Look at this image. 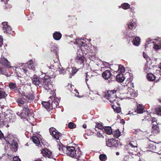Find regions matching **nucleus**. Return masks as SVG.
<instances>
[{"instance_id":"nucleus-1","label":"nucleus","mask_w":161,"mask_h":161,"mask_svg":"<svg viewBox=\"0 0 161 161\" xmlns=\"http://www.w3.org/2000/svg\"><path fill=\"white\" fill-rule=\"evenodd\" d=\"M60 151H62L64 154H67L68 156L72 157L77 158H80L81 155V152L79 148H78L76 151L75 148L73 146H67L65 147L62 144L59 148Z\"/></svg>"},{"instance_id":"nucleus-2","label":"nucleus","mask_w":161,"mask_h":161,"mask_svg":"<svg viewBox=\"0 0 161 161\" xmlns=\"http://www.w3.org/2000/svg\"><path fill=\"white\" fill-rule=\"evenodd\" d=\"M105 96L111 103L116 104L117 102L119 101V98L116 96V91L115 90L108 91L105 94Z\"/></svg>"},{"instance_id":"nucleus-3","label":"nucleus","mask_w":161,"mask_h":161,"mask_svg":"<svg viewBox=\"0 0 161 161\" xmlns=\"http://www.w3.org/2000/svg\"><path fill=\"white\" fill-rule=\"evenodd\" d=\"M51 75L45 76L43 78H42L41 84L40 87L42 86L46 90L50 88L53 83L52 78L50 77Z\"/></svg>"},{"instance_id":"nucleus-4","label":"nucleus","mask_w":161,"mask_h":161,"mask_svg":"<svg viewBox=\"0 0 161 161\" xmlns=\"http://www.w3.org/2000/svg\"><path fill=\"white\" fill-rule=\"evenodd\" d=\"M97 53V50L95 48L90 50L87 49L86 52L85 51L82 52V54H85L87 57L92 61L95 60V56Z\"/></svg>"},{"instance_id":"nucleus-5","label":"nucleus","mask_w":161,"mask_h":161,"mask_svg":"<svg viewBox=\"0 0 161 161\" xmlns=\"http://www.w3.org/2000/svg\"><path fill=\"white\" fill-rule=\"evenodd\" d=\"M19 94H20L22 96V98H23V99L25 100L27 103H31L32 102L35 98V96L33 94V92H29L28 94H25V92L20 93H18Z\"/></svg>"},{"instance_id":"nucleus-6","label":"nucleus","mask_w":161,"mask_h":161,"mask_svg":"<svg viewBox=\"0 0 161 161\" xmlns=\"http://www.w3.org/2000/svg\"><path fill=\"white\" fill-rule=\"evenodd\" d=\"M31 114L28 105L25 104L23 107L22 112L20 113L19 116L22 118L25 119L27 117H30Z\"/></svg>"},{"instance_id":"nucleus-7","label":"nucleus","mask_w":161,"mask_h":161,"mask_svg":"<svg viewBox=\"0 0 161 161\" xmlns=\"http://www.w3.org/2000/svg\"><path fill=\"white\" fill-rule=\"evenodd\" d=\"M157 143L150 141L146 146V147L150 151L154 153H157Z\"/></svg>"},{"instance_id":"nucleus-8","label":"nucleus","mask_w":161,"mask_h":161,"mask_svg":"<svg viewBox=\"0 0 161 161\" xmlns=\"http://www.w3.org/2000/svg\"><path fill=\"white\" fill-rule=\"evenodd\" d=\"M49 98L50 99L51 102V109L57 108L60 101L57 98H55L53 96H50Z\"/></svg>"},{"instance_id":"nucleus-9","label":"nucleus","mask_w":161,"mask_h":161,"mask_svg":"<svg viewBox=\"0 0 161 161\" xmlns=\"http://www.w3.org/2000/svg\"><path fill=\"white\" fill-rule=\"evenodd\" d=\"M31 78L33 84L39 86L41 85L42 78L36 75H34Z\"/></svg>"},{"instance_id":"nucleus-10","label":"nucleus","mask_w":161,"mask_h":161,"mask_svg":"<svg viewBox=\"0 0 161 161\" xmlns=\"http://www.w3.org/2000/svg\"><path fill=\"white\" fill-rule=\"evenodd\" d=\"M41 153L43 157H47L50 158H53L52 152L49 149L44 148L42 150Z\"/></svg>"},{"instance_id":"nucleus-11","label":"nucleus","mask_w":161,"mask_h":161,"mask_svg":"<svg viewBox=\"0 0 161 161\" xmlns=\"http://www.w3.org/2000/svg\"><path fill=\"white\" fill-rule=\"evenodd\" d=\"M49 131L51 135L53 137L56 139H59V137L61 134L59 132L54 128H51L49 129Z\"/></svg>"},{"instance_id":"nucleus-12","label":"nucleus","mask_w":161,"mask_h":161,"mask_svg":"<svg viewBox=\"0 0 161 161\" xmlns=\"http://www.w3.org/2000/svg\"><path fill=\"white\" fill-rule=\"evenodd\" d=\"M8 86L10 90L14 91L16 93H20V88H17L15 83L10 82Z\"/></svg>"},{"instance_id":"nucleus-13","label":"nucleus","mask_w":161,"mask_h":161,"mask_svg":"<svg viewBox=\"0 0 161 161\" xmlns=\"http://www.w3.org/2000/svg\"><path fill=\"white\" fill-rule=\"evenodd\" d=\"M3 30L4 32L8 34H11L12 32L11 27L8 25V23L3 22L2 23Z\"/></svg>"},{"instance_id":"nucleus-14","label":"nucleus","mask_w":161,"mask_h":161,"mask_svg":"<svg viewBox=\"0 0 161 161\" xmlns=\"http://www.w3.org/2000/svg\"><path fill=\"white\" fill-rule=\"evenodd\" d=\"M85 61V58L83 54H81L80 53H77V57L76 58L75 61L76 63L79 64H83Z\"/></svg>"},{"instance_id":"nucleus-15","label":"nucleus","mask_w":161,"mask_h":161,"mask_svg":"<svg viewBox=\"0 0 161 161\" xmlns=\"http://www.w3.org/2000/svg\"><path fill=\"white\" fill-rule=\"evenodd\" d=\"M111 71L108 70H105L102 74V77L105 80H108L110 78L112 79V74Z\"/></svg>"},{"instance_id":"nucleus-16","label":"nucleus","mask_w":161,"mask_h":161,"mask_svg":"<svg viewBox=\"0 0 161 161\" xmlns=\"http://www.w3.org/2000/svg\"><path fill=\"white\" fill-rule=\"evenodd\" d=\"M106 145L109 147H116L118 145L117 142L114 139H108V141H106Z\"/></svg>"},{"instance_id":"nucleus-17","label":"nucleus","mask_w":161,"mask_h":161,"mask_svg":"<svg viewBox=\"0 0 161 161\" xmlns=\"http://www.w3.org/2000/svg\"><path fill=\"white\" fill-rule=\"evenodd\" d=\"M117 103L116 104L111 103V106L115 112L119 113L121 112V108L119 107L120 103H119V101H118V102H117Z\"/></svg>"},{"instance_id":"nucleus-18","label":"nucleus","mask_w":161,"mask_h":161,"mask_svg":"<svg viewBox=\"0 0 161 161\" xmlns=\"http://www.w3.org/2000/svg\"><path fill=\"white\" fill-rule=\"evenodd\" d=\"M0 63L2 65L8 67L10 66V62L8 60L5 58L4 57H2L0 58Z\"/></svg>"},{"instance_id":"nucleus-19","label":"nucleus","mask_w":161,"mask_h":161,"mask_svg":"<svg viewBox=\"0 0 161 161\" xmlns=\"http://www.w3.org/2000/svg\"><path fill=\"white\" fill-rule=\"evenodd\" d=\"M126 148L128 150L129 148H131L132 150H134L135 148L137 147V144L136 142H130L126 145Z\"/></svg>"},{"instance_id":"nucleus-20","label":"nucleus","mask_w":161,"mask_h":161,"mask_svg":"<svg viewBox=\"0 0 161 161\" xmlns=\"http://www.w3.org/2000/svg\"><path fill=\"white\" fill-rule=\"evenodd\" d=\"M51 100L49 99L48 101L42 102V104L43 107L49 111L51 110Z\"/></svg>"},{"instance_id":"nucleus-21","label":"nucleus","mask_w":161,"mask_h":161,"mask_svg":"<svg viewBox=\"0 0 161 161\" xmlns=\"http://www.w3.org/2000/svg\"><path fill=\"white\" fill-rule=\"evenodd\" d=\"M145 111L143 106L139 104L137 105V108L135 110V112L138 114H142Z\"/></svg>"},{"instance_id":"nucleus-22","label":"nucleus","mask_w":161,"mask_h":161,"mask_svg":"<svg viewBox=\"0 0 161 161\" xmlns=\"http://www.w3.org/2000/svg\"><path fill=\"white\" fill-rule=\"evenodd\" d=\"M151 119V115L148 114L144 118L142 119V123L143 124L150 123V122Z\"/></svg>"},{"instance_id":"nucleus-23","label":"nucleus","mask_w":161,"mask_h":161,"mask_svg":"<svg viewBox=\"0 0 161 161\" xmlns=\"http://www.w3.org/2000/svg\"><path fill=\"white\" fill-rule=\"evenodd\" d=\"M116 79L118 81L120 82H123L125 79L123 76V74L122 73L118 74L116 76Z\"/></svg>"},{"instance_id":"nucleus-24","label":"nucleus","mask_w":161,"mask_h":161,"mask_svg":"<svg viewBox=\"0 0 161 161\" xmlns=\"http://www.w3.org/2000/svg\"><path fill=\"white\" fill-rule=\"evenodd\" d=\"M154 46L153 48L156 50H158L161 48V42L158 41H156L153 42Z\"/></svg>"},{"instance_id":"nucleus-25","label":"nucleus","mask_w":161,"mask_h":161,"mask_svg":"<svg viewBox=\"0 0 161 161\" xmlns=\"http://www.w3.org/2000/svg\"><path fill=\"white\" fill-rule=\"evenodd\" d=\"M16 102L19 107L24 106L25 105L24 104L25 103H27V102H26L25 100L23 99V98L22 97L18 98Z\"/></svg>"},{"instance_id":"nucleus-26","label":"nucleus","mask_w":161,"mask_h":161,"mask_svg":"<svg viewBox=\"0 0 161 161\" xmlns=\"http://www.w3.org/2000/svg\"><path fill=\"white\" fill-rule=\"evenodd\" d=\"M53 36L55 40H59L61 37L62 35L60 32L56 31L53 33Z\"/></svg>"},{"instance_id":"nucleus-27","label":"nucleus","mask_w":161,"mask_h":161,"mask_svg":"<svg viewBox=\"0 0 161 161\" xmlns=\"http://www.w3.org/2000/svg\"><path fill=\"white\" fill-rule=\"evenodd\" d=\"M157 124H153L152 126V130L154 133H158L160 132V129L158 125H156Z\"/></svg>"},{"instance_id":"nucleus-28","label":"nucleus","mask_w":161,"mask_h":161,"mask_svg":"<svg viewBox=\"0 0 161 161\" xmlns=\"http://www.w3.org/2000/svg\"><path fill=\"white\" fill-rule=\"evenodd\" d=\"M104 129V132L107 134L110 135L112 132V130L110 126H105Z\"/></svg>"},{"instance_id":"nucleus-29","label":"nucleus","mask_w":161,"mask_h":161,"mask_svg":"<svg viewBox=\"0 0 161 161\" xmlns=\"http://www.w3.org/2000/svg\"><path fill=\"white\" fill-rule=\"evenodd\" d=\"M147 77L148 79L151 81L154 80L156 79V76L153 74L151 73H149L147 74Z\"/></svg>"},{"instance_id":"nucleus-30","label":"nucleus","mask_w":161,"mask_h":161,"mask_svg":"<svg viewBox=\"0 0 161 161\" xmlns=\"http://www.w3.org/2000/svg\"><path fill=\"white\" fill-rule=\"evenodd\" d=\"M127 26L129 29L132 30L136 28V24L133 22H131L127 24Z\"/></svg>"},{"instance_id":"nucleus-31","label":"nucleus","mask_w":161,"mask_h":161,"mask_svg":"<svg viewBox=\"0 0 161 161\" xmlns=\"http://www.w3.org/2000/svg\"><path fill=\"white\" fill-rule=\"evenodd\" d=\"M140 41L139 37L136 36L133 39L132 42L134 45L138 46L140 44Z\"/></svg>"},{"instance_id":"nucleus-32","label":"nucleus","mask_w":161,"mask_h":161,"mask_svg":"<svg viewBox=\"0 0 161 161\" xmlns=\"http://www.w3.org/2000/svg\"><path fill=\"white\" fill-rule=\"evenodd\" d=\"M120 132L119 131V130H117L115 131H113L112 134L116 138H118L120 135Z\"/></svg>"},{"instance_id":"nucleus-33","label":"nucleus","mask_w":161,"mask_h":161,"mask_svg":"<svg viewBox=\"0 0 161 161\" xmlns=\"http://www.w3.org/2000/svg\"><path fill=\"white\" fill-rule=\"evenodd\" d=\"M27 67L30 69L35 70V68L34 66V64L32 60L30 61L29 63H27Z\"/></svg>"},{"instance_id":"nucleus-34","label":"nucleus","mask_w":161,"mask_h":161,"mask_svg":"<svg viewBox=\"0 0 161 161\" xmlns=\"http://www.w3.org/2000/svg\"><path fill=\"white\" fill-rule=\"evenodd\" d=\"M32 139L33 142L36 144L39 145L40 142L39 139L36 136H33Z\"/></svg>"},{"instance_id":"nucleus-35","label":"nucleus","mask_w":161,"mask_h":161,"mask_svg":"<svg viewBox=\"0 0 161 161\" xmlns=\"http://www.w3.org/2000/svg\"><path fill=\"white\" fill-rule=\"evenodd\" d=\"M8 120V119L7 118L2 119L1 117V116H0V126L3 125H6L7 123V122Z\"/></svg>"},{"instance_id":"nucleus-36","label":"nucleus","mask_w":161,"mask_h":161,"mask_svg":"<svg viewBox=\"0 0 161 161\" xmlns=\"http://www.w3.org/2000/svg\"><path fill=\"white\" fill-rule=\"evenodd\" d=\"M17 143L14 142V144L12 143L11 146V149L12 151H16L17 149Z\"/></svg>"},{"instance_id":"nucleus-37","label":"nucleus","mask_w":161,"mask_h":161,"mask_svg":"<svg viewBox=\"0 0 161 161\" xmlns=\"http://www.w3.org/2000/svg\"><path fill=\"white\" fill-rule=\"evenodd\" d=\"M100 159L101 161H105L107 159L106 155L104 154H101L99 156Z\"/></svg>"},{"instance_id":"nucleus-38","label":"nucleus","mask_w":161,"mask_h":161,"mask_svg":"<svg viewBox=\"0 0 161 161\" xmlns=\"http://www.w3.org/2000/svg\"><path fill=\"white\" fill-rule=\"evenodd\" d=\"M121 7L124 9H127L130 8V5L127 3H124L121 5Z\"/></svg>"},{"instance_id":"nucleus-39","label":"nucleus","mask_w":161,"mask_h":161,"mask_svg":"<svg viewBox=\"0 0 161 161\" xmlns=\"http://www.w3.org/2000/svg\"><path fill=\"white\" fill-rule=\"evenodd\" d=\"M95 128H97L100 130H103L104 129L102 124L98 123H97L96 124Z\"/></svg>"},{"instance_id":"nucleus-40","label":"nucleus","mask_w":161,"mask_h":161,"mask_svg":"<svg viewBox=\"0 0 161 161\" xmlns=\"http://www.w3.org/2000/svg\"><path fill=\"white\" fill-rule=\"evenodd\" d=\"M134 36H132L131 32H130L129 34L126 35V38L130 42V40H132Z\"/></svg>"},{"instance_id":"nucleus-41","label":"nucleus","mask_w":161,"mask_h":161,"mask_svg":"<svg viewBox=\"0 0 161 161\" xmlns=\"http://www.w3.org/2000/svg\"><path fill=\"white\" fill-rule=\"evenodd\" d=\"M86 75V79L85 80L87 83V81L89 80H90L91 79V77H90V75H91L90 72H87L85 73Z\"/></svg>"},{"instance_id":"nucleus-42","label":"nucleus","mask_w":161,"mask_h":161,"mask_svg":"<svg viewBox=\"0 0 161 161\" xmlns=\"http://www.w3.org/2000/svg\"><path fill=\"white\" fill-rule=\"evenodd\" d=\"M68 127L70 129H72L76 128V125L74 123L70 122L68 124Z\"/></svg>"},{"instance_id":"nucleus-43","label":"nucleus","mask_w":161,"mask_h":161,"mask_svg":"<svg viewBox=\"0 0 161 161\" xmlns=\"http://www.w3.org/2000/svg\"><path fill=\"white\" fill-rule=\"evenodd\" d=\"M157 152H159L161 153V142L157 143Z\"/></svg>"},{"instance_id":"nucleus-44","label":"nucleus","mask_w":161,"mask_h":161,"mask_svg":"<svg viewBox=\"0 0 161 161\" xmlns=\"http://www.w3.org/2000/svg\"><path fill=\"white\" fill-rule=\"evenodd\" d=\"M157 114L158 116H161V107L157 108L156 109Z\"/></svg>"},{"instance_id":"nucleus-45","label":"nucleus","mask_w":161,"mask_h":161,"mask_svg":"<svg viewBox=\"0 0 161 161\" xmlns=\"http://www.w3.org/2000/svg\"><path fill=\"white\" fill-rule=\"evenodd\" d=\"M5 4V6L4 7V9L5 10H9L12 7V5L10 4H8L7 3Z\"/></svg>"},{"instance_id":"nucleus-46","label":"nucleus","mask_w":161,"mask_h":161,"mask_svg":"<svg viewBox=\"0 0 161 161\" xmlns=\"http://www.w3.org/2000/svg\"><path fill=\"white\" fill-rule=\"evenodd\" d=\"M71 70V71L70 74H72L73 75L75 74L77 71V70L75 67L72 68Z\"/></svg>"},{"instance_id":"nucleus-47","label":"nucleus","mask_w":161,"mask_h":161,"mask_svg":"<svg viewBox=\"0 0 161 161\" xmlns=\"http://www.w3.org/2000/svg\"><path fill=\"white\" fill-rule=\"evenodd\" d=\"M0 74L5 75L6 72L4 69L3 68L0 67Z\"/></svg>"},{"instance_id":"nucleus-48","label":"nucleus","mask_w":161,"mask_h":161,"mask_svg":"<svg viewBox=\"0 0 161 161\" xmlns=\"http://www.w3.org/2000/svg\"><path fill=\"white\" fill-rule=\"evenodd\" d=\"M157 119L155 117H151V119L150 123L152 124L153 123L157 121Z\"/></svg>"},{"instance_id":"nucleus-49","label":"nucleus","mask_w":161,"mask_h":161,"mask_svg":"<svg viewBox=\"0 0 161 161\" xmlns=\"http://www.w3.org/2000/svg\"><path fill=\"white\" fill-rule=\"evenodd\" d=\"M13 161H21L19 158L17 157H14L13 159Z\"/></svg>"},{"instance_id":"nucleus-50","label":"nucleus","mask_w":161,"mask_h":161,"mask_svg":"<svg viewBox=\"0 0 161 161\" xmlns=\"http://www.w3.org/2000/svg\"><path fill=\"white\" fill-rule=\"evenodd\" d=\"M143 57L146 60H147L148 58V56L147 54L145 53H143Z\"/></svg>"},{"instance_id":"nucleus-51","label":"nucleus","mask_w":161,"mask_h":161,"mask_svg":"<svg viewBox=\"0 0 161 161\" xmlns=\"http://www.w3.org/2000/svg\"><path fill=\"white\" fill-rule=\"evenodd\" d=\"M54 50H51L52 51H53V52L55 53V54L56 55H57V52H58V49L56 47H54Z\"/></svg>"},{"instance_id":"nucleus-52","label":"nucleus","mask_w":161,"mask_h":161,"mask_svg":"<svg viewBox=\"0 0 161 161\" xmlns=\"http://www.w3.org/2000/svg\"><path fill=\"white\" fill-rule=\"evenodd\" d=\"M119 69H120L121 72H124L125 71V68L123 66H121H121H120L119 67Z\"/></svg>"},{"instance_id":"nucleus-53","label":"nucleus","mask_w":161,"mask_h":161,"mask_svg":"<svg viewBox=\"0 0 161 161\" xmlns=\"http://www.w3.org/2000/svg\"><path fill=\"white\" fill-rule=\"evenodd\" d=\"M3 37L2 36H0V47H1L3 44Z\"/></svg>"},{"instance_id":"nucleus-54","label":"nucleus","mask_w":161,"mask_h":161,"mask_svg":"<svg viewBox=\"0 0 161 161\" xmlns=\"http://www.w3.org/2000/svg\"><path fill=\"white\" fill-rule=\"evenodd\" d=\"M150 69V68L148 67H146L145 69H144V71L146 72V73H147L148 71L149 70V69Z\"/></svg>"},{"instance_id":"nucleus-55","label":"nucleus","mask_w":161,"mask_h":161,"mask_svg":"<svg viewBox=\"0 0 161 161\" xmlns=\"http://www.w3.org/2000/svg\"><path fill=\"white\" fill-rule=\"evenodd\" d=\"M4 136L3 134L1 131L0 130V139L3 138Z\"/></svg>"},{"instance_id":"nucleus-56","label":"nucleus","mask_w":161,"mask_h":161,"mask_svg":"<svg viewBox=\"0 0 161 161\" xmlns=\"http://www.w3.org/2000/svg\"><path fill=\"white\" fill-rule=\"evenodd\" d=\"M76 93H75V95L76 97H80V96L79 95V92H78V91L77 90H76Z\"/></svg>"},{"instance_id":"nucleus-57","label":"nucleus","mask_w":161,"mask_h":161,"mask_svg":"<svg viewBox=\"0 0 161 161\" xmlns=\"http://www.w3.org/2000/svg\"><path fill=\"white\" fill-rule=\"evenodd\" d=\"M65 71L64 70V69H61L60 70V71L59 73L60 74H64Z\"/></svg>"},{"instance_id":"nucleus-58","label":"nucleus","mask_w":161,"mask_h":161,"mask_svg":"<svg viewBox=\"0 0 161 161\" xmlns=\"http://www.w3.org/2000/svg\"><path fill=\"white\" fill-rule=\"evenodd\" d=\"M1 1L3 2L4 4H6L8 0H1Z\"/></svg>"},{"instance_id":"nucleus-59","label":"nucleus","mask_w":161,"mask_h":161,"mask_svg":"<svg viewBox=\"0 0 161 161\" xmlns=\"http://www.w3.org/2000/svg\"><path fill=\"white\" fill-rule=\"evenodd\" d=\"M82 127L84 128H86L87 126L86 124H84L83 125Z\"/></svg>"},{"instance_id":"nucleus-60","label":"nucleus","mask_w":161,"mask_h":161,"mask_svg":"<svg viewBox=\"0 0 161 161\" xmlns=\"http://www.w3.org/2000/svg\"><path fill=\"white\" fill-rule=\"evenodd\" d=\"M152 123L153 124H153H157L156 125H158V123L157 122V121L153 123Z\"/></svg>"},{"instance_id":"nucleus-61","label":"nucleus","mask_w":161,"mask_h":161,"mask_svg":"<svg viewBox=\"0 0 161 161\" xmlns=\"http://www.w3.org/2000/svg\"><path fill=\"white\" fill-rule=\"evenodd\" d=\"M121 122L122 123H125V121L123 119H122L121 120Z\"/></svg>"},{"instance_id":"nucleus-62","label":"nucleus","mask_w":161,"mask_h":161,"mask_svg":"<svg viewBox=\"0 0 161 161\" xmlns=\"http://www.w3.org/2000/svg\"><path fill=\"white\" fill-rule=\"evenodd\" d=\"M137 132H138L137 131L135 130V131L134 132V133L135 134H137Z\"/></svg>"},{"instance_id":"nucleus-63","label":"nucleus","mask_w":161,"mask_h":161,"mask_svg":"<svg viewBox=\"0 0 161 161\" xmlns=\"http://www.w3.org/2000/svg\"><path fill=\"white\" fill-rule=\"evenodd\" d=\"M119 154V152H116V155H118Z\"/></svg>"},{"instance_id":"nucleus-64","label":"nucleus","mask_w":161,"mask_h":161,"mask_svg":"<svg viewBox=\"0 0 161 161\" xmlns=\"http://www.w3.org/2000/svg\"><path fill=\"white\" fill-rule=\"evenodd\" d=\"M23 69L25 71V72H27V71H28V70L27 69Z\"/></svg>"}]
</instances>
